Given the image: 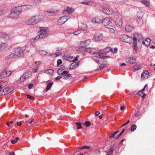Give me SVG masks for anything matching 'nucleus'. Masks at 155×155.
I'll return each instance as SVG.
<instances>
[{"mask_svg":"<svg viewBox=\"0 0 155 155\" xmlns=\"http://www.w3.org/2000/svg\"><path fill=\"white\" fill-rule=\"evenodd\" d=\"M44 18V17L41 15L31 17L26 21V23L28 25H35Z\"/></svg>","mask_w":155,"mask_h":155,"instance_id":"nucleus-1","label":"nucleus"},{"mask_svg":"<svg viewBox=\"0 0 155 155\" xmlns=\"http://www.w3.org/2000/svg\"><path fill=\"white\" fill-rule=\"evenodd\" d=\"M142 35L140 34L136 33L134 35L133 37V45L134 49L137 51L136 47H137V42L138 41V43H141L143 40Z\"/></svg>","mask_w":155,"mask_h":155,"instance_id":"nucleus-2","label":"nucleus"},{"mask_svg":"<svg viewBox=\"0 0 155 155\" xmlns=\"http://www.w3.org/2000/svg\"><path fill=\"white\" fill-rule=\"evenodd\" d=\"M21 12L20 7H16L11 10V12L9 15L10 18L16 19L19 16Z\"/></svg>","mask_w":155,"mask_h":155,"instance_id":"nucleus-3","label":"nucleus"},{"mask_svg":"<svg viewBox=\"0 0 155 155\" xmlns=\"http://www.w3.org/2000/svg\"><path fill=\"white\" fill-rule=\"evenodd\" d=\"M40 29L39 35L35 38V40L45 38L48 36V31L46 29L44 28H40Z\"/></svg>","mask_w":155,"mask_h":155,"instance_id":"nucleus-4","label":"nucleus"},{"mask_svg":"<svg viewBox=\"0 0 155 155\" xmlns=\"http://www.w3.org/2000/svg\"><path fill=\"white\" fill-rule=\"evenodd\" d=\"M26 47L23 46L21 48L18 47L15 49V54L16 56L20 57L24 55L23 51L25 50Z\"/></svg>","mask_w":155,"mask_h":155,"instance_id":"nucleus-5","label":"nucleus"},{"mask_svg":"<svg viewBox=\"0 0 155 155\" xmlns=\"http://www.w3.org/2000/svg\"><path fill=\"white\" fill-rule=\"evenodd\" d=\"M103 38V33H97L94 35L93 40L94 41L98 42L101 40Z\"/></svg>","mask_w":155,"mask_h":155,"instance_id":"nucleus-6","label":"nucleus"},{"mask_svg":"<svg viewBox=\"0 0 155 155\" xmlns=\"http://www.w3.org/2000/svg\"><path fill=\"white\" fill-rule=\"evenodd\" d=\"M120 39L123 41L130 43L132 40V37L126 35H124L121 36Z\"/></svg>","mask_w":155,"mask_h":155,"instance_id":"nucleus-7","label":"nucleus"},{"mask_svg":"<svg viewBox=\"0 0 155 155\" xmlns=\"http://www.w3.org/2000/svg\"><path fill=\"white\" fill-rule=\"evenodd\" d=\"M11 74V72L10 71L4 70L2 71L0 74V77L1 78L5 77H8Z\"/></svg>","mask_w":155,"mask_h":155,"instance_id":"nucleus-8","label":"nucleus"},{"mask_svg":"<svg viewBox=\"0 0 155 155\" xmlns=\"http://www.w3.org/2000/svg\"><path fill=\"white\" fill-rule=\"evenodd\" d=\"M102 11L104 13L108 15H112L114 12V11L113 10L108 8H103Z\"/></svg>","mask_w":155,"mask_h":155,"instance_id":"nucleus-9","label":"nucleus"},{"mask_svg":"<svg viewBox=\"0 0 155 155\" xmlns=\"http://www.w3.org/2000/svg\"><path fill=\"white\" fill-rule=\"evenodd\" d=\"M111 19L110 17L106 18L103 20H102L101 23H102L104 25H108L111 23Z\"/></svg>","mask_w":155,"mask_h":155,"instance_id":"nucleus-10","label":"nucleus"},{"mask_svg":"<svg viewBox=\"0 0 155 155\" xmlns=\"http://www.w3.org/2000/svg\"><path fill=\"white\" fill-rule=\"evenodd\" d=\"M31 74L28 72H25L24 74L20 79V81L22 82L25 79H28Z\"/></svg>","mask_w":155,"mask_h":155,"instance_id":"nucleus-11","label":"nucleus"},{"mask_svg":"<svg viewBox=\"0 0 155 155\" xmlns=\"http://www.w3.org/2000/svg\"><path fill=\"white\" fill-rule=\"evenodd\" d=\"M123 24L122 19L120 18H117L115 21L116 25L119 28H121Z\"/></svg>","mask_w":155,"mask_h":155,"instance_id":"nucleus-12","label":"nucleus"},{"mask_svg":"<svg viewBox=\"0 0 155 155\" xmlns=\"http://www.w3.org/2000/svg\"><path fill=\"white\" fill-rule=\"evenodd\" d=\"M67 17L65 16H62L58 20L59 24L61 25L64 23L67 20Z\"/></svg>","mask_w":155,"mask_h":155,"instance_id":"nucleus-13","label":"nucleus"},{"mask_svg":"<svg viewBox=\"0 0 155 155\" xmlns=\"http://www.w3.org/2000/svg\"><path fill=\"white\" fill-rule=\"evenodd\" d=\"M149 72L147 70H145L141 74V79L144 80L145 79L149 77Z\"/></svg>","mask_w":155,"mask_h":155,"instance_id":"nucleus-14","label":"nucleus"},{"mask_svg":"<svg viewBox=\"0 0 155 155\" xmlns=\"http://www.w3.org/2000/svg\"><path fill=\"white\" fill-rule=\"evenodd\" d=\"M64 69H62V68H59L57 71V73L58 75H66L68 74V72L66 71H64Z\"/></svg>","mask_w":155,"mask_h":155,"instance_id":"nucleus-15","label":"nucleus"},{"mask_svg":"<svg viewBox=\"0 0 155 155\" xmlns=\"http://www.w3.org/2000/svg\"><path fill=\"white\" fill-rule=\"evenodd\" d=\"M103 51H101V52H97V53L96 54V55H97L98 57L99 58H101L102 59H104L105 58H109V56H102V55L103 54H104V53H103Z\"/></svg>","mask_w":155,"mask_h":155,"instance_id":"nucleus-16","label":"nucleus"},{"mask_svg":"<svg viewBox=\"0 0 155 155\" xmlns=\"http://www.w3.org/2000/svg\"><path fill=\"white\" fill-rule=\"evenodd\" d=\"M150 39L147 38L144 41L143 40L141 42L146 46H148L150 45Z\"/></svg>","mask_w":155,"mask_h":155,"instance_id":"nucleus-17","label":"nucleus"},{"mask_svg":"<svg viewBox=\"0 0 155 155\" xmlns=\"http://www.w3.org/2000/svg\"><path fill=\"white\" fill-rule=\"evenodd\" d=\"M92 22L95 23H101L102 21V19L99 17H95L92 19Z\"/></svg>","mask_w":155,"mask_h":155,"instance_id":"nucleus-18","label":"nucleus"},{"mask_svg":"<svg viewBox=\"0 0 155 155\" xmlns=\"http://www.w3.org/2000/svg\"><path fill=\"white\" fill-rule=\"evenodd\" d=\"M134 29V27L131 25H127L125 27V31L128 32H130Z\"/></svg>","mask_w":155,"mask_h":155,"instance_id":"nucleus-19","label":"nucleus"},{"mask_svg":"<svg viewBox=\"0 0 155 155\" xmlns=\"http://www.w3.org/2000/svg\"><path fill=\"white\" fill-rule=\"evenodd\" d=\"M79 62H78L77 63L73 62L70 65V69H73L76 68L79 65Z\"/></svg>","mask_w":155,"mask_h":155,"instance_id":"nucleus-20","label":"nucleus"},{"mask_svg":"<svg viewBox=\"0 0 155 155\" xmlns=\"http://www.w3.org/2000/svg\"><path fill=\"white\" fill-rule=\"evenodd\" d=\"M44 13L46 15L48 16L54 15L55 14L54 12H52L51 11H48L45 12Z\"/></svg>","mask_w":155,"mask_h":155,"instance_id":"nucleus-21","label":"nucleus"},{"mask_svg":"<svg viewBox=\"0 0 155 155\" xmlns=\"http://www.w3.org/2000/svg\"><path fill=\"white\" fill-rule=\"evenodd\" d=\"M74 11L73 8L69 7H68L66 8V9L64 11V12H67L68 13H70Z\"/></svg>","mask_w":155,"mask_h":155,"instance_id":"nucleus-22","label":"nucleus"},{"mask_svg":"<svg viewBox=\"0 0 155 155\" xmlns=\"http://www.w3.org/2000/svg\"><path fill=\"white\" fill-rule=\"evenodd\" d=\"M84 50L85 51L90 53H94L95 51L94 49L93 48H85Z\"/></svg>","mask_w":155,"mask_h":155,"instance_id":"nucleus-23","label":"nucleus"},{"mask_svg":"<svg viewBox=\"0 0 155 155\" xmlns=\"http://www.w3.org/2000/svg\"><path fill=\"white\" fill-rule=\"evenodd\" d=\"M136 61L135 59L132 58H130L128 59V62L133 64L136 62Z\"/></svg>","mask_w":155,"mask_h":155,"instance_id":"nucleus-24","label":"nucleus"},{"mask_svg":"<svg viewBox=\"0 0 155 155\" xmlns=\"http://www.w3.org/2000/svg\"><path fill=\"white\" fill-rule=\"evenodd\" d=\"M6 47V45L5 43H0V51L5 49Z\"/></svg>","mask_w":155,"mask_h":155,"instance_id":"nucleus-25","label":"nucleus"},{"mask_svg":"<svg viewBox=\"0 0 155 155\" xmlns=\"http://www.w3.org/2000/svg\"><path fill=\"white\" fill-rule=\"evenodd\" d=\"M140 2L143 5H144L145 6L148 7L149 6L150 2L147 0L141 1Z\"/></svg>","mask_w":155,"mask_h":155,"instance_id":"nucleus-26","label":"nucleus"},{"mask_svg":"<svg viewBox=\"0 0 155 155\" xmlns=\"http://www.w3.org/2000/svg\"><path fill=\"white\" fill-rule=\"evenodd\" d=\"M85 48H84V47L81 46L76 50V52L77 53H80L85 51L84 50Z\"/></svg>","mask_w":155,"mask_h":155,"instance_id":"nucleus-27","label":"nucleus"},{"mask_svg":"<svg viewBox=\"0 0 155 155\" xmlns=\"http://www.w3.org/2000/svg\"><path fill=\"white\" fill-rule=\"evenodd\" d=\"M113 49L112 48H106L105 49H104L103 50V53H107L109 51H113Z\"/></svg>","mask_w":155,"mask_h":155,"instance_id":"nucleus-28","label":"nucleus"},{"mask_svg":"<svg viewBox=\"0 0 155 155\" xmlns=\"http://www.w3.org/2000/svg\"><path fill=\"white\" fill-rule=\"evenodd\" d=\"M15 56V53H11L9 55L6 57V58L7 59H10L12 58Z\"/></svg>","mask_w":155,"mask_h":155,"instance_id":"nucleus-29","label":"nucleus"},{"mask_svg":"<svg viewBox=\"0 0 155 155\" xmlns=\"http://www.w3.org/2000/svg\"><path fill=\"white\" fill-rule=\"evenodd\" d=\"M72 77L71 74H67L64 76L63 79H71Z\"/></svg>","mask_w":155,"mask_h":155,"instance_id":"nucleus-30","label":"nucleus"},{"mask_svg":"<svg viewBox=\"0 0 155 155\" xmlns=\"http://www.w3.org/2000/svg\"><path fill=\"white\" fill-rule=\"evenodd\" d=\"M2 38H4L5 40H8L9 39V36L7 34L3 33Z\"/></svg>","mask_w":155,"mask_h":155,"instance_id":"nucleus-31","label":"nucleus"},{"mask_svg":"<svg viewBox=\"0 0 155 155\" xmlns=\"http://www.w3.org/2000/svg\"><path fill=\"white\" fill-rule=\"evenodd\" d=\"M143 16V13L141 11L138 12L137 14V17L140 19L142 18Z\"/></svg>","mask_w":155,"mask_h":155,"instance_id":"nucleus-32","label":"nucleus"},{"mask_svg":"<svg viewBox=\"0 0 155 155\" xmlns=\"http://www.w3.org/2000/svg\"><path fill=\"white\" fill-rule=\"evenodd\" d=\"M137 128V126L135 124H132L130 128L131 131L133 132Z\"/></svg>","mask_w":155,"mask_h":155,"instance_id":"nucleus-33","label":"nucleus"},{"mask_svg":"<svg viewBox=\"0 0 155 155\" xmlns=\"http://www.w3.org/2000/svg\"><path fill=\"white\" fill-rule=\"evenodd\" d=\"M97 53H95L94 54V56H93V59L95 61L98 62L99 61V60L98 59L99 57L97 55H96V54Z\"/></svg>","mask_w":155,"mask_h":155,"instance_id":"nucleus-34","label":"nucleus"},{"mask_svg":"<svg viewBox=\"0 0 155 155\" xmlns=\"http://www.w3.org/2000/svg\"><path fill=\"white\" fill-rule=\"evenodd\" d=\"M45 72L47 74L51 75L53 74L54 71L52 69H49L46 70Z\"/></svg>","mask_w":155,"mask_h":155,"instance_id":"nucleus-35","label":"nucleus"},{"mask_svg":"<svg viewBox=\"0 0 155 155\" xmlns=\"http://www.w3.org/2000/svg\"><path fill=\"white\" fill-rule=\"evenodd\" d=\"M39 54L41 55H45L47 54V52L46 51L42 50V51H39Z\"/></svg>","mask_w":155,"mask_h":155,"instance_id":"nucleus-36","label":"nucleus"},{"mask_svg":"<svg viewBox=\"0 0 155 155\" xmlns=\"http://www.w3.org/2000/svg\"><path fill=\"white\" fill-rule=\"evenodd\" d=\"M106 66L105 64H103L99 66L98 68L97 69V71H100L102 69L104 68Z\"/></svg>","mask_w":155,"mask_h":155,"instance_id":"nucleus-37","label":"nucleus"},{"mask_svg":"<svg viewBox=\"0 0 155 155\" xmlns=\"http://www.w3.org/2000/svg\"><path fill=\"white\" fill-rule=\"evenodd\" d=\"M141 68V66L138 65L137 66H134L133 67V69L135 71L138 70Z\"/></svg>","mask_w":155,"mask_h":155,"instance_id":"nucleus-38","label":"nucleus"},{"mask_svg":"<svg viewBox=\"0 0 155 155\" xmlns=\"http://www.w3.org/2000/svg\"><path fill=\"white\" fill-rule=\"evenodd\" d=\"M20 7L21 9V12L23 10H28L27 8V6L26 5H24L23 6H21L20 7Z\"/></svg>","mask_w":155,"mask_h":155,"instance_id":"nucleus-39","label":"nucleus"},{"mask_svg":"<svg viewBox=\"0 0 155 155\" xmlns=\"http://www.w3.org/2000/svg\"><path fill=\"white\" fill-rule=\"evenodd\" d=\"M53 84V83L51 82L50 83H49L47 86L46 88V90L47 91H48V90H49L50 88L52 87V85Z\"/></svg>","mask_w":155,"mask_h":155,"instance_id":"nucleus-40","label":"nucleus"},{"mask_svg":"<svg viewBox=\"0 0 155 155\" xmlns=\"http://www.w3.org/2000/svg\"><path fill=\"white\" fill-rule=\"evenodd\" d=\"M19 140V138L18 137H16L15 139L12 140L11 142L12 144H15L17 143Z\"/></svg>","mask_w":155,"mask_h":155,"instance_id":"nucleus-41","label":"nucleus"},{"mask_svg":"<svg viewBox=\"0 0 155 155\" xmlns=\"http://www.w3.org/2000/svg\"><path fill=\"white\" fill-rule=\"evenodd\" d=\"M75 123L76 125L77 126V129H81L82 128V127L81 123L79 122H76Z\"/></svg>","mask_w":155,"mask_h":155,"instance_id":"nucleus-42","label":"nucleus"},{"mask_svg":"<svg viewBox=\"0 0 155 155\" xmlns=\"http://www.w3.org/2000/svg\"><path fill=\"white\" fill-rule=\"evenodd\" d=\"M70 56L69 54H67L64 55L63 57L64 59L67 60Z\"/></svg>","mask_w":155,"mask_h":155,"instance_id":"nucleus-43","label":"nucleus"},{"mask_svg":"<svg viewBox=\"0 0 155 155\" xmlns=\"http://www.w3.org/2000/svg\"><path fill=\"white\" fill-rule=\"evenodd\" d=\"M84 124L86 126L89 127L91 125V123L88 121H86L84 123Z\"/></svg>","mask_w":155,"mask_h":155,"instance_id":"nucleus-44","label":"nucleus"},{"mask_svg":"<svg viewBox=\"0 0 155 155\" xmlns=\"http://www.w3.org/2000/svg\"><path fill=\"white\" fill-rule=\"evenodd\" d=\"M3 92H4L5 94H8V93H10V92H9V91L7 88L4 89L3 90Z\"/></svg>","mask_w":155,"mask_h":155,"instance_id":"nucleus-45","label":"nucleus"},{"mask_svg":"<svg viewBox=\"0 0 155 155\" xmlns=\"http://www.w3.org/2000/svg\"><path fill=\"white\" fill-rule=\"evenodd\" d=\"M137 95L141 97L142 98H144L145 97L146 95L145 93L143 94L142 93H140V94H139V92L137 93Z\"/></svg>","mask_w":155,"mask_h":155,"instance_id":"nucleus-46","label":"nucleus"},{"mask_svg":"<svg viewBox=\"0 0 155 155\" xmlns=\"http://www.w3.org/2000/svg\"><path fill=\"white\" fill-rule=\"evenodd\" d=\"M90 147L88 146H84L83 147L78 148V149L81 150L83 149H88Z\"/></svg>","mask_w":155,"mask_h":155,"instance_id":"nucleus-47","label":"nucleus"},{"mask_svg":"<svg viewBox=\"0 0 155 155\" xmlns=\"http://www.w3.org/2000/svg\"><path fill=\"white\" fill-rule=\"evenodd\" d=\"M81 32V30L75 31L73 32V34L75 35H78Z\"/></svg>","mask_w":155,"mask_h":155,"instance_id":"nucleus-48","label":"nucleus"},{"mask_svg":"<svg viewBox=\"0 0 155 155\" xmlns=\"http://www.w3.org/2000/svg\"><path fill=\"white\" fill-rule=\"evenodd\" d=\"M7 88H8V89L9 92H10V93L12 92L14 89V87H10Z\"/></svg>","mask_w":155,"mask_h":155,"instance_id":"nucleus-49","label":"nucleus"},{"mask_svg":"<svg viewBox=\"0 0 155 155\" xmlns=\"http://www.w3.org/2000/svg\"><path fill=\"white\" fill-rule=\"evenodd\" d=\"M79 57V55H77L75 58L73 57V61H77Z\"/></svg>","mask_w":155,"mask_h":155,"instance_id":"nucleus-50","label":"nucleus"},{"mask_svg":"<svg viewBox=\"0 0 155 155\" xmlns=\"http://www.w3.org/2000/svg\"><path fill=\"white\" fill-rule=\"evenodd\" d=\"M67 60L69 61H73V57L70 56Z\"/></svg>","mask_w":155,"mask_h":155,"instance_id":"nucleus-51","label":"nucleus"},{"mask_svg":"<svg viewBox=\"0 0 155 155\" xmlns=\"http://www.w3.org/2000/svg\"><path fill=\"white\" fill-rule=\"evenodd\" d=\"M62 78V76L61 75H59L57 77L54 78V80L56 81L61 79Z\"/></svg>","mask_w":155,"mask_h":155,"instance_id":"nucleus-52","label":"nucleus"},{"mask_svg":"<svg viewBox=\"0 0 155 155\" xmlns=\"http://www.w3.org/2000/svg\"><path fill=\"white\" fill-rule=\"evenodd\" d=\"M62 61L61 60V59H58L57 61V65H59L62 63Z\"/></svg>","mask_w":155,"mask_h":155,"instance_id":"nucleus-53","label":"nucleus"},{"mask_svg":"<svg viewBox=\"0 0 155 155\" xmlns=\"http://www.w3.org/2000/svg\"><path fill=\"white\" fill-rule=\"evenodd\" d=\"M114 149L113 147H111L109 149V152L110 153H112Z\"/></svg>","mask_w":155,"mask_h":155,"instance_id":"nucleus-54","label":"nucleus"},{"mask_svg":"<svg viewBox=\"0 0 155 155\" xmlns=\"http://www.w3.org/2000/svg\"><path fill=\"white\" fill-rule=\"evenodd\" d=\"M82 43H84L85 45H87L89 44L88 41H83L82 42Z\"/></svg>","mask_w":155,"mask_h":155,"instance_id":"nucleus-55","label":"nucleus"},{"mask_svg":"<svg viewBox=\"0 0 155 155\" xmlns=\"http://www.w3.org/2000/svg\"><path fill=\"white\" fill-rule=\"evenodd\" d=\"M90 2H81V4H83L86 5H90Z\"/></svg>","mask_w":155,"mask_h":155,"instance_id":"nucleus-56","label":"nucleus"},{"mask_svg":"<svg viewBox=\"0 0 155 155\" xmlns=\"http://www.w3.org/2000/svg\"><path fill=\"white\" fill-rule=\"evenodd\" d=\"M28 10H29L32 8V6L31 5H27Z\"/></svg>","mask_w":155,"mask_h":155,"instance_id":"nucleus-57","label":"nucleus"},{"mask_svg":"<svg viewBox=\"0 0 155 155\" xmlns=\"http://www.w3.org/2000/svg\"><path fill=\"white\" fill-rule=\"evenodd\" d=\"M38 69V67H36L35 68L33 69V71L34 72L36 73Z\"/></svg>","mask_w":155,"mask_h":155,"instance_id":"nucleus-58","label":"nucleus"},{"mask_svg":"<svg viewBox=\"0 0 155 155\" xmlns=\"http://www.w3.org/2000/svg\"><path fill=\"white\" fill-rule=\"evenodd\" d=\"M100 114V112L99 111H97L95 113L94 115L95 116H98Z\"/></svg>","mask_w":155,"mask_h":155,"instance_id":"nucleus-59","label":"nucleus"},{"mask_svg":"<svg viewBox=\"0 0 155 155\" xmlns=\"http://www.w3.org/2000/svg\"><path fill=\"white\" fill-rule=\"evenodd\" d=\"M33 86V85L32 84H29L28 85V88L29 89H31L32 88Z\"/></svg>","mask_w":155,"mask_h":155,"instance_id":"nucleus-60","label":"nucleus"},{"mask_svg":"<svg viewBox=\"0 0 155 155\" xmlns=\"http://www.w3.org/2000/svg\"><path fill=\"white\" fill-rule=\"evenodd\" d=\"M27 97L28 98H29L31 99H33L34 98V97L31 96L29 95H27Z\"/></svg>","mask_w":155,"mask_h":155,"instance_id":"nucleus-61","label":"nucleus"},{"mask_svg":"<svg viewBox=\"0 0 155 155\" xmlns=\"http://www.w3.org/2000/svg\"><path fill=\"white\" fill-rule=\"evenodd\" d=\"M129 123V120H128L122 126H121L120 127V128L121 127H123L124 126H125L127 124H128V123Z\"/></svg>","mask_w":155,"mask_h":155,"instance_id":"nucleus-62","label":"nucleus"},{"mask_svg":"<svg viewBox=\"0 0 155 155\" xmlns=\"http://www.w3.org/2000/svg\"><path fill=\"white\" fill-rule=\"evenodd\" d=\"M140 113L138 111V112H137L135 114V116L136 117H137V116H140Z\"/></svg>","mask_w":155,"mask_h":155,"instance_id":"nucleus-63","label":"nucleus"},{"mask_svg":"<svg viewBox=\"0 0 155 155\" xmlns=\"http://www.w3.org/2000/svg\"><path fill=\"white\" fill-rule=\"evenodd\" d=\"M62 54V53L61 52H56V55H57V56H58L60 55H61Z\"/></svg>","mask_w":155,"mask_h":155,"instance_id":"nucleus-64","label":"nucleus"}]
</instances>
